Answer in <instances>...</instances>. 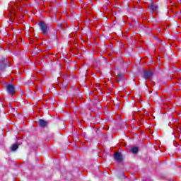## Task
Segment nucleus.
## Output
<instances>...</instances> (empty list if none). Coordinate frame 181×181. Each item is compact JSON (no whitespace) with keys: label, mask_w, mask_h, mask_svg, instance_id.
Instances as JSON below:
<instances>
[{"label":"nucleus","mask_w":181,"mask_h":181,"mask_svg":"<svg viewBox=\"0 0 181 181\" xmlns=\"http://www.w3.org/2000/svg\"><path fill=\"white\" fill-rule=\"evenodd\" d=\"M149 10L152 11L153 12H156L158 11V6L155 4H151L149 6Z\"/></svg>","instance_id":"39448f33"},{"label":"nucleus","mask_w":181,"mask_h":181,"mask_svg":"<svg viewBox=\"0 0 181 181\" xmlns=\"http://www.w3.org/2000/svg\"><path fill=\"white\" fill-rule=\"evenodd\" d=\"M18 147L19 146L18 144H13L11 146V151H16V149H18Z\"/></svg>","instance_id":"6e6552de"},{"label":"nucleus","mask_w":181,"mask_h":181,"mask_svg":"<svg viewBox=\"0 0 181 181\" xmlns=\"http://www.w3.org/2000/svg\"><path fill=\"white\" fill-rule=\"evenodd\" d=\"M138 147H133L132 149H131V152L132 153H138Z\"/></svg>","instance_id":"0eeeda50"},{"label":"nucleus","mask_w":181,"mask_h":181,"mask_svg":"<svg viewBox=\"0 0 181 181\" xmlns=\"http://www.w3.org/2000/svg\"><path fill=\"white\" fill-rule=\"evenodd\" d=\"M39 26H40L42 33L46 35V33H47V25L45 23L40 22L39 23Z\"/></svg>","instance_id":"f03ea898"},{"label":"nucleus","mask_w":181,"mask_h":181,"mask_svg":"<svg viewBox=\"0 0 181 181\" xmlns=\"http://www.w3.org/2000/svg\"><path fill=\"white\" fill-rule=\"evenodd\" d=\"M39 124L42 127L45 128V127H47V122L43 120V119H40L39 120Z\"/></svg>","instance_id":"423d86ee"},{"label":"nucleus","mask_w":181,"mask_h":181,"mask_svg":"<svg viewBox=\"0 0 181 181\" xmlns=\"http://www.w3.org/2000/svg\"><path fill=\"white\" fill-rule=\"evenodd\" d=\"M6 90L7 93H8V94H11V95H13V94L16 93V90H15V85L13 84L7 85Z\"/></svg>","instance_id":"f257e3e1"},{"label":"nucleus","mask_w":181,"mask_h":181,"mask_svg":"<svg viewBox=\"0 0 181 181\" xmlns=\"http://www.w3.org/2000/svg\"><path fill=\"white\" fill-rule=\"evenodd\" d=\"M114 158L116 160L121 162V160H122V154H121V153L116 152L114 155Z\"/></svg>","instance_id":"7ed1b4c3"},{"label":"nucleus","mask_w":181,"mask_h":181,"mask_svg":"<svg viewBox=\"0 0 181 181\" xmlns=\"http://www.w3.org/2000/svg\"><path fill=\"white\" fill-rule=\"evenodd\" d=\"M152 71H144V78H146V80H148V78H151V77H152Z\"/></svg>","instance_id":"20e7f679"}]
</instances>
